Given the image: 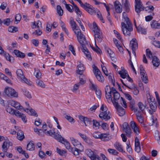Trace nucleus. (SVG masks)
Instances as JSON below:
<instances>
[{"instance_id":"39448f33","label":"nucleus","mask_w":160,"mask_h":160,"mask_svg":"<svg viewBox=\"0 0 160 160\" xmlns=\"http://www.w3.org/2000/svg\"><path fill=\"white\" fill-rule=\"evenodd\" d=\"M4 92L5 95L10 98H17L18 96V92L12 88L9 87L4 88Z\"/></svg>"},{"instance_id":"774afa93","label":"nucleus","mask_w":160,"mask_h":160,"mask_svg":"<svg viewBox=\"0 0 160 160\" xmlns=\"http://www.w3.org/2000/svg\"><path fill=\"white\" fill-rule=\"evenodd\" d=\"M140 72L141 75H142L146 73V72L144 70L143 66L142 65H141L139 67Z\"/></svg>"},{"instance_id":"a878e982","label":"nucleus","mask_w":160,"mask_h":160,"mask_svg":"<svg viewBox=\"0 0 160 160\" xmlns=\"http://www.w3.org/2000/svg\"><path fill=\"white\" fill-rule=\"evenodd\" d=\"M35 149V145L32 141H31L29 142L27 146V150L29 151H33Z\"/></svg>"},{"instance_id":"ddd939ff","label":"nucleus","mask_w":160,"mask_h":160,"mask_svg":"<svg viewBox=\"0 0 160 160\" xmlns=\"http://www.w3.org/2000/svg\"><path fill=\"white\" fill-rule=\"evenodd\" d=\"M130 125L135 135H138L139 133V131L136 123L134 121H132L130 123Z\"/></svg>"},{"instance_id":"e433bc0d","label":"nucleus","mask_w":160,"mask_h":160,"mask_svg":"<svg viewBox=\"0 0 160 160\" xmlns=\"http://www.w3.org/2000/svg\"><path fill=\"white\" fill-rule=\"evenodd\" d=\"M54 138L55 139L61 143L64 139V138L60 135L57 133L55 134Z\"/></svg>"},{"instance_id":"bb28decb","label":"nucleus","mask_w":160,"mask_h":160,"mask_svg":"<svg viewBox=\"0 0 160 160\" xmlns=\"http://www.w3.org/2000/svg\"><path fill=\"white\" fill-rule=\"evenodd\" d=\"M13 52L15 55L18 57L23 58L25 57V55L24 53L18 50H14Z\"/></svg>"},{"instance_id":"f03ea898","label":"nucleus","mask_w":160,"mask_h":160,"mask_svg":"<svg viewBox=\"0 0 160 160\" xmlns=\"http://www.w3.org/2000/svg\"><path fill=\"white\" fill-rule=\"evenodd\" d=\"M70 24L72 27V30L77 36L78 40H79L80 39H83V37H85V36L82 33L80 30L79 28V27L77 25L76 22L74 21L72 18H70Z\"/></svg>"},{"instance_id":"3c124183","label":"nucleus","mask_w":160,"mask_h":160,"mask_svg":"<svg viewBox=\"0 0 160 160\" xmlns=\"http://www.w3.org/2000/svg\"><path fill=\"white\" fill-rule=\"evenodd\" d=\"M56 149L57 152L61 156H63L66 153V150H61L58 148H57Z\"/></svg>"},{"instance_id":"dca6fc26","label":"nucleus","mask_w":160,"mask_h":160,"mask_svg":"<svg viewBox=\"0 0 160 160\" xmlns=\"http://www.w3.org/2000/svg\"><path fill=\"white\" fill-rule=\"evenodd\" d=\"M122 3L125 11L128 12L130 10V4L128 0H122Z\"/></svg>"},{"instance_id":"4be33fe9","label":"nucleus","mask_w":160,"mask_h":160,"mask_svg":"<svg viewBox=\"0 0 160 160\" xmlns=\"http://www.w3.org/2000/svg\"><path fill=\"white\" fill-rule=\"evenodd\" d=\"M152 62L153 65L156 67H158L160 64L159 59L156 56H154L152 58Z\"/></svg>"},{"instance_id":"6e6d98bb","label":"nucleus","mask_w":160,"mask_h":160,"mask_svg":"<svg viewBox=\"0 0 160 160\" xmlns=\"http://www.w3.org/2000/svg\"><path fill=\"white\" fill-rule=\"evenodd\" d=\"M154 137L156 139L158 142V144H160V137L158 131H157L155 132Z\"/></svg>"},{"instance_id":"9d476101","label":"nucleus","mask_w":160,"mask_h":160,"mask_svg":"<svg viewBox=\"0 0 160 160\" xmlns=\"http://www.w3.org/2000/svg\"><path fill=\"white\" fill-rule=\"evenodd\" d=\"M70 139L72 143L74 146L80 148V150H82L83 147L79 141L72 137H70Z\"/></svg>"},{"instance_id":"69168bd1","label":"nucleus","mask_w":160,"mask_h":160,"mask_svg":"<svg viewBox=\"0 0 160 160\" xmlns=\"http://www.w3.org/2000/svg\"><path fill=\"white\" fill-rule=\"evenodd\" d=\"M101 134L99 132H95L93 133L92 135L96 138H100Z\"/></svg>"},{"instance_id":"2eb2a0df","label":"nucleus","mask_w":160,"mask_h":160,"mask_svg":"<svg viewBox=\"0 0 160 160\" xmlns=\"http://www.w3.org/2000/svg\"><path fill=\"white\" fill-rule=\"evenodd\" d=\"M115 10L117 13H120L122 11V7L121 3L118 1L114 2Z\"/></svg>"},{"instance_id":"052dcab7","label":"nucleus","mask_w":160,"mask_h":160,"mask_svg":"<svg viewBox=\"0 0 160 160\" xmlns=\"http://www.w3.org/2000/svg\"><path fill=\"white\" fill-rule=\"evenodd\" d=\"M120 101V103L124 108H126L127 107V103L124 98L121 97Z\"/></svg>"},{"instance_id":"680f3d73","label":"nucleus","mask_w":160,"mask_h":160,"mask_svg":"<svg viewBox=\"0 0 160 160\" xmlns=\"http://www.w3.org/2000/svg\"><path fill=\"white\" fill-rule=\"evenodd\" d=\"M90 82L91 83V84L89 86L90 89H92V90H94L95 91L97 90V86L92 83L91 81H90Z\"/></svg>"},{"instance_id":"f704fd0d","label":"nucleus","mask_w":160,"mask_h":160,"mask_svg":"<svg viewBox=\"0 0 160 160\" xmlns=\"http://www.w3.org/2000/svg\"><path fill=\"white\" fill-rule=\"evenodd\" d=\"M100 138L104 141H108L109 139L108 134L106 133H101Z\"/></svg>"},{"instance_id":"cd10ccee","label":"nucleus","mask_w":160,"mask_h":160,"mask_svg":"<svg viewBox=\"0 0 160 160\" xmlns=\"http://www.w3.org/2000/svg\"><path fill=\"white\" fill-rule=\"evenodd\" d=\"M138 106L139 108V112H143L145 109L147 107L146 104L144 105L142 102H139L138 104Z\"/></svg>"},{"instance_id":"e2e57ef3","label":"nucleus","mask_w":160,"mask_h":160,"mask_svg":"<svg viewBox=\"0 0 160 160\" xmlns=\"http://www.w3.org/2000/svg\"><path fill=\"white\" fill-rule=\"evenodd\" d=\"M11 21L10 18H7L6 19H4L3 20V24L7 26H9L10 25Z\"/></svg>"},{"instance_id":"20e7f679","label":"nucleus","mask_w":160,"mask_h":160,"mask_svg":"<svg viewBox=\"0 0 160 160\" xmlns=\"http://www.w3.org/2000/svg\"><path fill=\"white\" fill-rule=\"evenodd\" d=\"M83 39H79V40H78V41L82 47V51L85 54L86 56L88 59L91 60L92 58L90 53L89 52L87 48L85 47L86 44V41L85 37H83Z\"/></svg>"},{"instance_id":"bf43d9fd","label":"nucleus","mask_w":160,"mask_h":160,"mask_svg":"<svg viewBox=\"0 0 160 160\" xmlns=\"http://www.w3.org/2000/svg\"><path fill=\"white\" fill-rule=\"evenodd\" d=\"M65 118L70 122H75L74 119L70 115H66L65 116Z\"/></svg>"},{"instance_id":"473e14b6","label":"nucleus","mask_w":160,"mask_h":160,"mask_svg":"<svg viewBox=\"0 0 160 160\" xmlns=\"http://www.w3.org/2000/svg\"><path fill=\"white\" fill-rule=\"evenodd\" d=\"M114 146L115 148L119 152H122L123 149L122 145L118 142H116L114 144Z\"/></svg>"},{"instance_id":"a211bd4d","label":"nucleus","mask_w":160,"mask_h":160,"mask_svg":"<svg viewBox=\"0 0 160 160\" xmlns=\"http://www.w3.org/2000/svg\"><path fill=\"white\" fill-rule=\"evenodd\" d=\"M16 73L18 79L21 80H27V79L25 78L22 70L21 69H18L16 71Z\"/></svg>"},{"instance_id":"f257e3e1","label":"nucleus","mask_w":160,"mask_h":160,"mask_svg":"<svg viewBox=\"0 0 160 160\" xmlns=\"http://www.w3.org/2000/svg\"><path fill=\"white\" fill-rule=\"evenodd\" d=\"M122 17L124 19V22L121 23L122 30L124 35L125 36H130L131 32L133 30L132 25L130 22L129 18L127 17V13L124 12L122 13Z\"/></svg>"},{"instance_id":"f8f14e48","label":"nucleus","mask_w":160,"mask_h":160,"mask_svg":"<svg viewBox=\"0 0 160 160\" xmlns=\"http://www.w3.org/2000/svg\"><path fill=\"white\" fill-rule=\"evenodd\" d=\"M93 68L94 70V73L97 79L99 80L104 79V77L102 76L101 72L97 67L94 66V68L93 67Z\"/></svg>"},{"instance_id":"6ab92c4d","label":"nucleus","mask_w":160,"mask_h":160,"mask_svg":"<svg viewBox=\"0 0 160 160\" xmlns=\"http://www.w3.org/2000/svg\"><path fill=\"white\" fill-rule=\"evenodd\" d=\"M14 115L17 117L21 118L22 120L24 122H27V120L26 119V116L25 115L18 110H16Z\"/></svg>"},{"instance_id":"de8ad7c7","label":"nucleus","mask_w":160,"mask_h":160,"mask_svg":"<svg viewBox=\"0 0 160 160\" xmlns=\"http://www.w3.org/2000/svg\"><path fill=\"white\" fill-rule=\"evenodd\" d=\"M73 7L75 8V12L77 13V14L79 16L81 17V16L82 13L80 11L79 8L76 5H74V6Z\"/></svg>"},{"instance_id":"0e129e2a","label":"nucleus","mask_w":160,"mask_h":160,"mask_svg":"<svg viewBox=\"0 0 160 160\" xmlns=\"http://www.w3.org/2000/svg\"><path fill=\"white\" fill-rule=\"evenodd\" d=\"M92 48L98 53L100 54L101 53H102L101 49L98 46H97V48H95L94 47H92Z\"/></svg>"},{"instance_id":"c85d7f7f","label":"nucleus","mask_w":160,"mask_h":160,"mask_svg":"<svg viewBox=\"0 0 160 160\" xmlns=\"http://www.w3.org/2000/svg\"><path fill=\"white\" fill-rule=\"evenodd\" d=\"M127 81V82L125 83L123 81H121L122 82L123 85H124L125 86L128 87V88L131 89V88L133 87V81Z\"/></svg>"},{"instance_id":"aec40b11","label":"nucleus","mask_w":160,"mask_h":160,"mask_svg":"<svg viewBox=\"0 0 160 160\" xmlns=\"http://www.w3.org/2000/svg\"><path fill=\"white\" fill-rule=\"evenodd\" d=\"M61 143L64 145L66 148L69 152L72 151V148L71 147L70 143L66 139H64Z\"/></svg>"},{"instance_id":"09e8293b","label":"nucleus","mask_w":160,"mask_h":160,"mask_svg":"<svg viewBox=\"0 0 160 160\" xmlns=\"http://www.w3.org/2000/svg\"><path fill=\"white\" fill-rule=\"evenodd\" d=\"M108 151L110 153L113 155H117L118 154V152L116 150L114 149L109 148L108 150Z\"/></svg>"},{"instance_id":"37998d69","label":"nucleus","mask_w":160,"mask_h":160,"mask_svg":"<svg viewBox=\"0 0 160 160\" xmlns=\"http://www.w3.org/2000/svg\"><path fill=\"white\" fill-rule=\"evenodd\" d=\"M18 28L16 27L13 26H9L8 28V30L9 32H15L18 31Z\"/></svg>"},{"instance_id":"9b49d317","label":"nucleus","mask_w":160,"mask_h":160,"mask_svg":"<svg viewBox=\"0 0 160 160\" xmlns=\"http://www.w3.org/2000/svg\"><path fill=\"white\" fill-rule=\"evenodd\" d=\"M81 6L91 15L95 13V11L92 9L91 6L87 3H86L84 4H83Z\"/></svg>"},{"instance_id":"412c9836","label":"nucleus","mask_w":160,"mask_h":160,"mask_svg":"<svg viewBox=\"0 0 160 160\" xmlns=\"http://www.w3.org/2000/svg\"><path fill=\"white\" fill-rule=\"evenodd\" d=\"M130 46L132 47V49L136 50L138 48V44L137 40L135 38H133L130 42Z\"/></svg>"},{"instance_id":"79ce46f5","label":"nucleus","mask_w":160,"mask_h":160,"mask_svg":"<svg viewBox=\"0 0 160 160\" xmlns=\"http://www.w3.org/2000/svg\"><path fill=\"white\" fill-rule=\"evenodd\" d=\"M74 149V150H73V148H72V151L71 152H72L73 154L75 155H78L79 154V152H83V148L82 150H80V148H78V149L77 148H75Z\"/></svg>"},{"instance_id":"13d9d810","label":"nucleus","mask_w":160,"mask_h":160,"mask_svg":"<svg viewBox=\"0 0 160 160\" xmlns=\"http://www.w3.org/2000/svg\"><path fill=\"white\" fill-rule=\"evenodd\" d=\"M44 133L46 135L52 136V135L55 134V132L54 131V128L52 130H51L48 131Z\"/></svg>"},{"instance_id":"c9c22d12","label":"nucleus","mask_w":160,"mask_h":160,"mask_svg":"<svg viewBox=\"0 0 160 160\" xmlns=\"http://www.w3.org/2000/svg\"><path fill=\"white\" fill-rule=\"evenodd\" d=\"M21 90L23 94L25 96H26L28 99H30L31 98V95L28 91L25 88H22Z\"/></svg>"},{"instance_id":"7ed1b4c3","label":"nucleus","mask_w":160,"mask_h":160,"mask_svg":"<svg viewBox=\"0 0 160 160\" xmlns=\"http://www.w3.org/2000/svg\"><path fill=\"white\" fill-rule=\"evenodd\" d=\"M93 31L94 32L95 41L97 40L98 42H100L102 40V33L95 22H93Z\"/></svg>"},{"instance_id":"c756f323","label":"nucleus","mask_w":160,"mask_h":160,"mask_svg":"<svg viewBox=\"0 0 160 160\" xmlns=\"http://www.w3.org/2000/svg\"><path fill=\"white\" fill-rule=\"evenodd\" d=\"M129 104L130 108L132 110H134V112H135L136 109H138V108H135V102L134 99H132L130 100Z\"/></svg>"},{"instance_id":"a18cd8bd","label":"nucleus","mask_w":160,"mask_h":160,"mask_svg":"<svg viewBox=\"0 0 160 160\" xmlns=\"http://www.w3.org/2000/svg\"><path fill=\"white\" fill-rule=\"evenodd\" d=\"M152 28H159V23H158L156 21L153 20L151 22V24Z\"/></svg>"},{"instance_id":"a19ab883","label":"nucleus","mask_w":160,"mask_h":160,"mask_svg":"<svg viewBox=\"0 0 160 160\" xmlns=\"http://www.w3.org/2000/svg\"><path fill=\"white\" fill-rule=\"evenodd\" d=\"M113 94L114 97V100L113 101H112V100H111L114 104V102H117L116 101L118 100V99H119L120 98V95L118 92L114 93Z\"/></svg>"},{"instance_id":"864d4df0","label":"nucleus","mask_w":160,"mask_h":160,"mask_svg":"<svg viewBox=\"0 0 160 160\" xmlns=\"http://www.w3.org/2000/svg\"><path fill=\"white\" fill-rule=\"evenodd\" d=\"M146 55L147 57L150 59L152 58L153 57L151 52L149 49H147L146 50Z\"/></svg>"},{"instance_id":"8fccbe9b","label":"nucleus","mask_w":160,"mask_h":160,"mask_svg":"<svg viewBox=\"0 0 160 160\" xmlns=\"http://www.w3.org/2000/svg\"><path fill=\"white\" fill-rule=\"evenodd\" d=\"M36 82L37 85L42 88H45L46 85L43 81H36Z\"/></svg>"},{"instance_id":"f3484780","label":"nucleus","mask_w":160,"mask_h":160,"mask_svg":"<svg viewBox=\"0 0 160 160\" xmlns=\"http://www.w3.org/2000/svg\"><path fill=\"white\" fill-rule=\"evenodd\" d=\"M134 112L138 121L140 123H142L143 122V117L139 109H136Z\"/></svg>"},{"instance_id":"ea45409f","label":"nucleus","mask_w":160,"mask_h":160,"mask_svg":"<svg viewBox=\"0 0 160 160\" xmlns=\"http://www.w3.org/2000/svg\"><path fill=\"white\" fill-rule=\"evenodd\" d=\"M150 108L154 111H156L157 108V104L154 102H151L149 103Z\"/></svg>"},{"instance_id":"423d86ee","label":"nucleus","mask_w":160,"mask_h":160,"mask_svg":"<svg viewBox=\"0 0 160 160\" xmlns=\"http://www.w3.org/2000/svg\"><path fill=\"white\" fill-rule=\"evenodd\" d=\"M135 9L138 15L141 11L144 10V7L141 0H135Z\"/></svg>"},{"instance_id":"603ef678","label":"nucleus","mask_w":160,"mask_h":160,"mask_svg":"<svg viewBox=\"0 0 160 160\" xmlns=\"http://www.w3.org/2000/svg\"><path fill=\"white\" fill-rule=\"evenodd\" d=\"M6 111L9 113L11 114H15L16 110L13 109L9 107H8L6 108Z\"/></svg>"},{"instance_id":"338daca9","label":"nucleus","mask_w":160,"mask_h":160,"mask_svg":"<svg viewBox=\"0 0 160 160\" xmlns=\"http://www.w3.org/2000/svg\"><path fill=\"white\" fill-rule=\"evenodd\" d=\"M107 52L109 54L111 58H113L114 57L115 54L114 52L112 51L110 49H108V50H107Z\"/></svg>"},{"instance_id":"5fc2aeb1","label":"nucleus","mask_w":160,"mask_h":160,"mask_svg":"<svg viewBox=\"0 0 160 160\" xmlns=\"http://www.w3.org/2000/svg\"><path fill=\"white\" fill-rule=\"evenodd\" d=\"M137 30L138 32H141L142 33L144 34H146V29L141 27L139 26L138 28H137Z\"/></svg>"},{"instance_id":"c03bdc74","label":"nucleus","mask_w":160,"mask_h":160,"mask_svg":"<svg viewBox=\"0 0 160 160\" xmlns=\"http://www.w3.org/2000/svg\"><path fill=\"white\" fill-rule=\"evenodd\" d=\"M57 12L59 16H62L63 13V10L60 5H58L57 7Z\"/></svg>"},{"instance_id":"4d7b16f0","label":"nucleus","mask_w":160,"mask_h":160,"mask_svg":"<svg viewBox=\"0 0 160 160\" xmlns=\"http://www.w3.org/2000/svg\"><path fill=\"white\" fill-rule=\"evenodd\" d=\"M42 33V32L41 30L38 28V29L36 30L34 32H33L32 34L34 35L38 36L41 35Z\"/></svg>"},{"instance_id":"49530a36","label":"nucleus","mask_w":160,"mask_h":160,"mask_svg":"<svg viewBox=\"0 0 160 160\" xmlns=\"http://www.w3.org/2000/svg\"><path fill=\"white\" fill-rule=\"evenodd\" d=\"M35 72L34 73L35 74L36 77L38 79H39L41 76V73L38 69L34 68Z\"/></svg>"},{"instance_id":"5701e85b","label":"nucleus","mask_w":160,"mask_h":160,"mask_svg":"<svg viewBox=\"0 0 160 160\" xmlns=\"http://www.w3.org/2000/svg\"><path fill=\"white\" fill-rule=\"evenodd\" d=\"M118 73L120 75V77L123 79H125L127 77L128 80H132L128 74L127 71H126V73L122 72H118Z\"/></svg>"},{"instance_id":"393cba45","label":"nucleus","mask_w":160,"mask_h":160,"mask_svg":"<svg viewBox=\"0 0 160 160\" xmlns=\"http://www.w3.org/2000/svg\"><path fill=\"white\" fill-rule=\"evenodd\" d=\"M10 142H9L8 143L7 142H4L2 146V151L3 152H5L7 154H8V152H7L9 148V146L10 145Z\"/></svg>"},{"instance_id":"7c9ffc66","label":"nucleus","mask_w":160,"mask_h":160,"mask_svg":"<svg viewBox=\"0 0 160 160\" xmlns=\"http://www.w3.org/2000/svg\"><path fill=\"white\" fill-rule=\"evenodd\" d=\"M78 68L77 73L78 74H82L84 70V65L82 64H80L77 66Z\"/></svg>"},{"instance_id":"1a4fd4ad","label":"nucleus","mask_w":160,"mask_h":160,"mask_svg":"<svg viewBox=\"0 0 160 160\" xmlns=\"http://www.w3.org/2000/svg\"><path fill=\"white\" fill-rule=\"evenodd\" d=\"M123 131L125 132L127 136L128 137L131 136V133H132L131 130L128 123L127 122L124 123L122 126Z\"/></svg>"},{"instance_id":"2f4dec72","label":"nucleus","mask_w":160,"mask_h":160,"mask_svg":"<svg viewBox=\"0 0 160 160\" xmlns=\"http://www.w3.org/2000/svg\"><path fill=\"white\" fill-rule=\"evenodd\" d=\"M25 109H26V111H25L28 114L34 116H38V115L35 111L33 109H32V108H31L30 109L27 108Z\"/></svg>"},{"instance_id":"b1692460","label":"nucleus","mask_w":160,"mask_h":160,"mask_svg":"<svg viewBox=\"0 0 160 160\" xmlns=\"http://www.w3.org/2000/svg\"><path fill=\"white\" fill-rule=\"evenodd\" d=\"M117 92H118L114 88L112 87V88H111L109 92H108V95H106V99L108 100V99H111V100H112V99L111 98V92L113 94Z\"/></svg>"},{"instance_id":"4468645a","label":"nucleus","mask_w":160,"mask_h":160,"mask_svg":"<svg viewBox=\"0 0 160 160\" xmlns=\"http://www.w3.org/2000/svg\"><path fill=\"white\" fill-rule=\"evenodd\" d=\"M99 117L102 120H104L107 121L109 120L111 118L110 112L108 111V112H101L99 115Z\"/></svg>"},{"instance_id":"72a5a7b5","label":"nucleus","mask_w":160,"mask_h":160,"mask_svg":"<svg viewBox=\"0 0 160 160\" xmlns=\"http://www.w3.org/2000/svg\"><path fill=\"white\" fill-rule=\"evenodd\" d=\"M17 135V138L19 140H22L24 138V133L21 130H19L18 131Z\"/></svg>"},{"instance_id":"6e6552de","label":"nucleus","mask_w":160,"mask_h":160,"mask_svg":"<svg viewBox=\"0 0 160 160\" xmlns=\"http://www.w3.org/2000/svg\"><path fill=\"white\" fill-rule=\"evenodd\" d=\"M85 152L92 160H95L99 158V156L90 149H86Z\"/></svg>"},{"instance_id":"0eeeda50","label":"nucleus","mask_w":160,"mask_h":160,"mask_svg":"<svg viewBox=\"0 0 160 160\" xmlns=\"http://www.w3.org/2000/svg\"><path fill=\"white\" fill-rule=\"evenodd\" d=\"M114 105H115V107L117 110L118 115L120 116H123L125 113V109L121 106L119 105L117 102H114Z\"/></svg>"},{"instance_id":"4c0bfd02","label":"nucleus","mask_w":160,"mask_h":160,"mask_svg":"<svg viewBox=\"0 0 160 160\" xmlns=\"http://www.w3.org/2000/svg\"><path fill=\"white\" fill-rule=\"evenodd\" d=\"M14 107L17 109L20 110L21 111H22V110L24 111H26V109L25 108H24L19 103L17 102H16Z\"/></svg>"},{"instance_id":"58836bf2","label":"nucleus","mask_w":160,"mask_h":160,"mask_svg":"<svg viewBox=\"0 0 160 160\" xmlns=\"http://www.w3.org/2000/svg\"><path fill=\"white\" fill-rule=\"evenodd\" d=\"M93 122V128L95 129H98L100 126L99 122H98L96 120H93L92 121Z\"/></svg>"}]
</instances>
